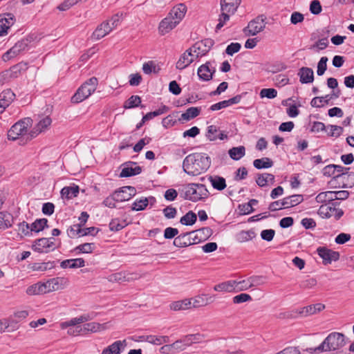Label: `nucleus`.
<instances>
[{
	"label": "nucleus",
	"instance_id": "obj_1",
	"mask_svg": "<svg viewBox=\"0 0 354 354\" xmlns=\"http://www.w3.org/2000/svg\"><path fill=\"white\" fill-rule=\"evenodd\" d=\"M211 165L210 157L205 153L189 154L183 160V171L190 176H198L205 172Z\"/></svg>",
	"mask_w": 354,
	"mask_h": 354
},
{
	"label": "nucleus",
	"instance_id": "obj_2",
	"mask_svg": "<svg viewBox=\"0 0 354 354\" xmlns=\"http://www.w3.org/2000/svg\"><path fill=\"white\" fill-rule=\"evenodd\" d=\"M68 282L66 277L52 278L46 282H38L30 286L26 289V293L28 295H35L62 290L68 285Z\"/></svg>",
	"mask_w": 354,
	"mask_h": 354
},
{
	"label": "nucleus",
	"instance_id": "obj_3",
	"mask_svg": "<svg viewBox=\"0 0 354 354\" xmlns=\"http://www.w3.org/2000/svg\"><path fill=\"white\" fill-rule=\"evenodd\" d=\"M178 191L182 198L193 202L205 199L209 194L205 185L200 183H189L183 185Z\"/></svg>",
	"mask_w": 354,
	"mask_h": 354
},
{
	"label": "nucleus",
	"instance_id": "obj_4",
	"mask_svg": "<svg viewBox=\"0 0 354 354\" xmlns=\"http://www.w3.org/2000/svg\"><path fill=\"white\" fill-rule=\"evenodd\" d=\"M98 80L92 77L85 82L71 97L73 103H79L88 97L97 88Z\"/></svg>",
	"mask_w": 354,
	"mask_h": 354
},
{
	"label": "nucleus",
	"instance_id": "obj_5",
	"mask_svg": "<svg viewBox=\"0 0 354 354\" xmlns=\"http://www.w3.org/2000/svg\"><path fill=\"white\" fill-rule=\"evenodd\" d=\"M325 352L333 351L342 348L346 340L344 335L337 332L330 333L322 342Z\"/></svg>",
	"mask_w": 354,
	"mask_h": 354
},
{
	"label": "nucleus",
	"instance_id": "obj_6",
	"mask_svg": "<svg viewBox=\"0 0 354 354\" xmlns=\"http://www.w3.org/2000/svg\"><path fill=\"white\" fill-rule=\"evenodd\" d=\"M32 124V120L30 118H26L16 122L8 131V138L12 140H17L19 136L24 135L26 133L28 128L31 127Z\"/></svg>",
	"mask_w": 354,
	"mask_h": 354
},
{
	"label": "nucleus",
	"instance_id": "obj_7",
	"mask_svg": "<svg viewBox=\"0 0 354 354\" xmlns=\"http://www.w3.org/2000/svg\"><path fill=\"white\" fill-rule=\"evenodd\" d=\"M266 17L259 15L250 21L243 31L245 36H254L264 30L266 25Z\"/></svg>",
	"mask_w": 354,
	"mask_h": 354
},
{
	"label": "nucleus",
	"instance_id": "obj_8",
	"mask_svg": "<svg viewBox=\"0 0 354 354\" xmlns=\"http://www.w3.org/2000/svg\"><path fill=\"white\" fill-rule=\"evenodd\" d=\"M214 41L213 39L207 38L198 41H196L189 48L194 54L195 58L198 59L205 55L214 46Z\"/></svg>",
	"mask_w": 354,
	"mask_h": 354
},
{
	"label": "nucleus",
	"instance_id": "obj_9",
	"mask_svg": "<svg viewBox=\"0 0 354 354\" xmlns=\"http://www.w3.org/2000/svg\"><path fill=\"white\" fill-rule=\"evenodd\" d=\"M338 205L337 202L331 203V205H322L318 211L319 215L323 218H330L334 216L336 220L339 219L343 215V211L340 209L336 208Z\"/></svg>",
	"mask_w": 354,
	"mask_h": 354
},
{
	"label": "nucleus",
	"instance_id": "obj_10",
	"mask_svg": "<svg viewBox=\"0 0 354 354\" xmlns=\"http://www.w3.org/2000/svg\"><path fill=\"white\" fill-rule=\"evenodd\" d=\"M29 43L30 41L28 39H23L17 42L14 46L3 55L2 58L3 61H8L11 58L17 56L21 52L28 49Z\"/></svg>",
	"mask_w": 354,
	"mask_h": 354
},
{
	"label": "nucleus",
	"instance_id": "obj_11",
	"mask_svg": "<svg viewBox=\"0 0 354 354\" xmlns=\"http://www.w3.org/2000/svg\"><path fill=\"white\" fill-rule=\"evenodd\" d=\"M108 323L100 324L97 322H89L83 326H77L76 332L86 334L88 333H97L104 330L107 328Z\"/></svg>",
	"mask_w": 354,
	"mask_h": 354
},
{
	"label": "nucleus",
	"instance_id": "obj_12",
	"mask_svg": "<svg viewBox=\"0 0 354 354\" xmlns=\"http://www.w3.org/2000/svg\"><path fill=\"white\" fill-rule=\"evenodd\" d=\"M317 252L319 256L323 259V263L325 265L329 264L333 261H337L339 258V253L338 252L324 247L318 248Z\"/></svg>",
	"mask_w": 354,
	"mask_h": 354
},
{
	"label": "nucleus",
	"instance_id": "obj_13",
	"mask_svg": "<svg viewBox=\"0 0 354 354\" xmlns=\"http://www.w3.org/2000/svg\"><path fill=\"white\" fill-rule=\"evenodd\" d=\"M20 66L17 64L10 67L8 70H5L0 73V85H3L17 78L20 74Z\"/></svg>",
	"mask_w": 354,
	"mask_h": 354
},
{
	"label": "nucleus",
	"instance_id": "obj_14",
	"mask_svg": "<svg viewBox=\"0 0 354 354\" xmlns=\"http://www.w3.org/2000/svg\"><path fill=\"white\" fill-rule=\"evenodd\" d=\"M15 21L12 13L0 14V37L8 34V30L14 24Z\"/></svg>",
	"mask_w": 354,
	"mask_h": 354
},
{
	"label": "nucleus",
	"instance_id": "obj_15",
	"mask_svg": "<svg viewBox=\"0 0 354 354\" xmlns=\"http://www.w3.org/2000/svg\"><path fill=\"white\" fill-rule=\"evenodd\" d=\"M53 238H41L37 239L32 245V249L39 253H47L49 249L54 245Z\"/></svg>",
	"mask_w": 354,
	"mask_h": 354
},
{
	"label": "nucleus",
	"instance_id": "obj_16",
	"mask_svg": "<svg viewBox=\"0 0 354 354\" xmlns=\"http://www.w3.org/2000/svg\"><path fill=\"white\" fill-rule=\"evenodd\" d=\"M142 172V167L136 166L135 162H128L125 163L124 168L122 169L120 177H130L138 175Z\"/></svg>",
	"mask_w": 354,
	"mask_h": 354
},
{
	"label": "nucleus",
	"instance_id": "obj_17",
	"mask_svg": "<svg viewBox=\"0 0 354 354\" xmlns=\"http://www.w3.org/2000/svg\"><path fill=\"white\" fill-rule=\"evenodd\" d=\"M194 57H195L194 54L190 48H188L183 55H181L176 62V68L179 70L185 68L194 62Z\"/></svg>",
	"mask_w": 354,
	"mask_h": 354
},
{
	"label": "nucleus",
	"instance_id": "obj_18",
	"mask_svg": "<svg viewBox=\"0 0 354 354\" xmlns=\"http://www.w3.org/2000/svg\"><path fill=\"white\" fill-rule=\"evenodd\" d=\"M94 317L95 313H92L91 314H84L78 317L73 318L70 321L62 322L60 326L62 329H65L66 328L75 326L77 324L91 320L94 318Z\"/></svg>",
	"mask_w": 354,
	"mask_h": 354
},
{
	"label": "nucleus",
	"instance_id": "obj_19",
	"mask_svg": "<svg viewBox=\"0 0 354 354\" xmlns=\"http://www.w3.org/2000/svg\"><path fill=\"white\" fill-rule=\"evenodd\" d=\"M94 317L95 313H92L91 314H84L78 317L73 318L70 321L62 322L60 326L62 329H65L66 328L75 326L77 324L91 320L94 318Z\"/></svg>",
	"mask_w": 354,
	"mask_h": 354
},
{
	"label": "nucleus",
	"instance_id": "obj_20",
	"mask_svg": "<svg viewBox=\"0 0 354 354\" xmlns=\"http://www.w3.org/2000/svg\"><path fill=\"white\" fill-rule=\"evenodd\" d=\"M94 317L95 313H92L91 314H84L78 317L73 318L70 321L62 322L60 326L62 329H65L66 328L75 326L77 324L91 320L94 318Z\"/></svg>",
	"mask_w": 354,
	"mask_h": 354
},
{
	"label": "nucleus",
	"instance_id": "obj_21",
	"mask_svg": "<svg viewBox=\"0 0 354 354\" xmlns=\"http://www.w3.org/2000/svg\"><path fill=\"white\" fill-rule=\"evenodd\" d=\"M187 12V7L185 4L180 3L174 6L168 14L170 18H173L174 21L179 24L184 18Z\"/></svg>",
	"mask_w": 354,
	"mask_h": 354
},
{
	"label": "nucleus",
	"instance_id": "obj_22",
	"mask_svg": "<svg viewBox=\"0 0 354 354\" xmlns=\"http://www.w3.org/2000/svg\"><path fill=\"white\" fill-rule=\"evenodd\" d=\"M173 19V18H170L167 15L160 21L158 26V31L161 35H165V34L169 32L178 24Z\"/></svg>",
	"mask_w": 354,
	"mask_h": 354
},
{
	"label": "nucleus",
	"instance_id": "obj_23",
	"mask_svg": "<svg viewBox=\"0 0 354 354\" xmlns=\"http://www.w3.org/2000/svg\"><path fill=\"white\" fill-rule=\"evenodd\" d=\"M297 75L301 84H310L314 80V72L310 68L301 67L299 68Z\"/></svg>",
	"mask_w": 354,
	"mask_h": 354
},
{
	"label": "nucleus",
	"instance_id": "obj_24",
	"mask_svg": "<svg viewBox=\"0 0 354 354\" xmlns=\"http://www.w3.org/2000/svg\"><path fill=\"white\" fill-rule=\"evenodd\" d=\"M195 232L183 233L177 236L173 242L174 245L178 248H185L192 245L191 243V235Z\"/></svg>",
	"mask_w": 354,
	"mask_h": 354
},
{
	"label": "nucleus",
	"instance_id": "obj_25",
	"mask_svg": "<svg viewBox=\"0 0 354 354\" xmlns=\"http://www.w3.org/2000/svg\"><path fill=\"white\" fill-rule=\"evenodd\" d=\"M191 300L192 303V307L194 308L205 306L214 301L213 297L206 294L198 295L191 299Z\"/></svg>",
	"mask_w": 354,
	"mask_h": 354
},
{
	"label": "nucleus",
	"instance_id": "obj_26",
	"mask_svg": "<svg viewBox=\"0 0 354 354\" xmlns=\"http://www.w3.org/2000/svg\"><path fill=\"white\" fill-rule=\"evenodd\" d=\"M241 2V0H221V11L234 14Z\"/></svg>",
	"mask_w": 354,
	"mask_h": 354
},
{
	"label": "nucleus",
	"instance_id": "obj_27",
	"mask_svg": "<svg viewBox=\"0 0 354 354\" xmlns=\"http://www.w3.org/2000/svg\"><path fill=\"white\" fill-rule=\"evenodd\" d=\"M325 308V305L321 303H317L313 305H309L302 308L299 313L303 316H308L311 315H314L317 313H319L323 310Z\"/></svg>",
	"mask_w": 354,
	"mask_h": 354
},
{
	"label": "nucleus",
	"instance_id": "obj_28",
	"mask_svg": "<svg viewBox=\"0 0 354 354\" xmlns=\"http://www.w3.org/2000/svg\"><path fill=\"white\" fill-rule=\"evenodd\" d=\"M209 65L210 62H207L198 68L197 74L201 80L207 82L212 79V73H210Z\"/></svg>",
	"mask_w": 354,
	"mask_h": 354
},
{
	"label": "nucleus",
	"instance_id": "obj_29",
	"mask_svg": "<svg viewBox=\"0 0 354 354\" xmlns=\"http://www.w3.org/2000/svg\"><path fill=\"white\" fill-rule=\"evenodd\" d=\"M139 339L140 341H145L154 345H161L169 342L168 336L142 335Z\"/></svg>",
	"mask_w": 354,
	"mask_h": 354
},
{
	"label": "nucleus",
	"instance_id": "obj_30",
	"mask_svg": "<svg viewBox=\"0 0 354 354\" xmlns=\"http://www.w3.org/2000/svg\"><path fill=\"white\" fill-rule=\"evenodd\" d=\"M111 31L110 24L109 21H105L101 24L96 30L93 32L92 37L95 39H100L104 37Z\"/></svg>",
	"mask_w": 354,
	"mask_h": 354
},
{
	"label": "nucleus",
	"instance_id": "obj_31",
	"mask_svg": "<svg viewBox=\"0 0 354 354\" xmlns=\"http://www.w3.org/2000/svg\"><path fill=\"white\" fill-rule=\"evenodd\" d=\"M304 201V197L301 194H295L284 198L281 200V206L284 208L295 206Z\"/></svg>",
	"mask_w": 354,
	"mask_h": 354
},
{
	"label": "nucleus",
	"instance_id": "obj_32",
	"mask_svg": "<svg viewBox=\"0 0 354 354\" xmlns=\"http://www.w3.org/2000/svg\"><path fill=\"white\" fill-rule=\"evenodd\" d=\"M126 345V340L116 341L104 348L101 354H119L120 353L121 347L124 348Z\"/></svg>",
	"mask_w": 354,
	"mask_h": 354
},
{
	"label": "nucleus",
	"instance_id": "obj_33",
	"mask_svg": "<svg viewBox=\"0 0 354 354\" xmlns=\"http://www.w3.org/2000/svg\"><path fill=\"white\" fill-rule=\"evenodd\" d=\"M60 266L62 268H78L85 266V261L82 258L66 259L61 262Z\"/></svg>",
	"mask_w": 354,
	"mask_h": 354
},
{
	"label": "nucleus",
	"instance_id": "obj_34",
	"mask_svg": "<svg viewBox=\"0 0 354 354\" xmlns=\"http://www.w3.org/2000/svg\"><path fill=\"white\" fill-rule=\"evenodd\" d=\"M15 97V93L10 89L4 90L0 93V104L6 109L14 100Z\"/></svg>",
	"mask_w": 354,
	"mask_h": 354
},
{
	"label": "nucleus",
	"instance_id": "obj_35",
	"mask_svg": "<svg viewBox=\"0 0 354 354\" xmlns=\"http://www.w3.org/2000/svg\"><path fill=\"white\" fill-rule=\"evenodd\" d=\"M14 218L6 212H0V230H6L12 227Z\"/></svg>",
	"mask_w": 354,
	"mask_h": 354
},
{
	"label": "nucleus",
	"instance_id": "obj_36",
	"mask_svg": "<svg viewBox=\"0 0 354 354\" xmlns=\"http://www.w3.org/2000/svg\"><path fill=\"white\" fill-rule=\"evenodd\" d=\"M235 280H230L220 283L214 287L215 291L220 292H235Z\"/></svg>",
	"mask_w": 354,
	"mask_h": 354
},
{
	"label": "nucleus",
	"instance_id": "obj_37",
	"mask_svg": "<svg viewBox=\"0 0 354 354\" xmlns=\"http://www.w3.org/2000/svg\"><path fill=\"white\" fill-rule=\"evenodd\" d=\"M269 182L272 184L274 183V176L273 174L268 173L257 174L256 183L259 187H265Z\"/></svg>",
	"mask_w": 354,
	"mask_h": 354
},
{
	"label": "nucleus",
	"instance_id": "obj_38",
	"mask_svg": "<svg viewBox=\"0 0 354 354\" xmlns=\"http://www.w3.org/2000/svg\"><path fill=\"white\" fill-rule=\"evenodd\" d=\"M201 113V108L189 107L186 111L181 114L180 120L189 121L197 117Z\"/></svg>",
	"mask_w": 354,
	"mask_h": 354
},
{
	"label": "nucleus",
	"instance_id": "obj_39",
	"mask_svg": "<svg viewBox=\"0 0 354 354\" xmlns=\"http://www.w3.org/2000/svg\"><path fill=\"white\" fill-rule=\"evenodd\" d=\"M209 180L212 187L218 191H222L226 187L225 179L223 177L218 176H209Z\"/></svg>",
	"mask_w": 354,
	"mask_h": 354
},
{
	"label": "nucleus",
	"instance_id": "obj_40",
	"mask_svg": "<svg viewBox=\"0 0 354 354\" xmlns=\"http://www.w3.org/2000/svg\"><path fill=\"white\" fill-rule=\"evenodd\" d=\"M230 157L234 160H239L245 154V148L244 146L232 147L228 151Z\"/></svg>",
	"mask_w": 354,
	"mask_h": 354
},
{
	"label": "nucleus",
	"instance_id": "obj_41",
	"mask_svg": "<svg viewBox=\"0 0 354 354\" xmlns=\"http://www.w3.org/2000/svg\"><path fill=\"white\" fill-rule=\"evenodd\" d=\"M48 220L46 218H39L36 219L31 225H30V231L35 232H39L42 231L45 228H48Z\"/></svg>",
	"mask_w": 354,
	"mask_h": 354
},
{
	"label": "nucleus",
	"instance_id": "obj_42",
	"mask_svg": "<svg viewBox=\"0 0 354 354\" xmlns=\"http://www.w3.org/2000/svg\"><path fill=\"white\" fill-rule=\"evenodd\" d=\"M253 165L257 169H267L273 165V161L269 158H262L254 160Z\"/></svg>",
	"mask_w": 354,
	"mask_h": 354
},
{
	"label": "nucleus",
	"instance_id": "obj_43",
	"mask_svg": "<svg viewBox=\"0 0 354 354\" xmlns=\"http://www.w3.org/2000/svg\"><path fill=\"white\" fill-rule=\"evenodd\" d=\"M332 99V96L330 95H326L324 97H315L312 99L310 102V105L313 107H322L325 104H328L329 101Z\"/></svg>",
	"mask_w": 354,
	"mask_h": 354
},
{
	"label": "nucleus",
	"instance_id": "obj_44",
	"mask_svg": "<svg viewBox=\"0 0 354 354\" xmlns=\"http://www.w3.org/2000/svg\"><path fill=\"white\" fill-rule=\"evenodd\" d=\"M334 194H333V192L332 191H328V192H322V193H319L317 196H316V201L317 203H327V202H329V203H333L335 202V200H334Z\"/></svg>",
	"mask_w": 354,
	"mask_h": 354
},
{
	"label": "nucleus",
	"instance_id": "obj_45",
	"mask_svg": "<svg viewBox=\"0 0 354 354\" xmlns=\"http://www.w3.org/2000/svg\"><path fill=\"white\" fill-rule=\"evenodd\" d=\"M124 198H121L120 194H113L112 196L106 198L103 201V205L110 208L115 207V202H122Z\"/></svg>",
	"mask_w": 354,
	"mask_h": 354
},
{
	"label": "nucleus",
	"instance_id": "obj_46",
	"mask_svg": "<svg viewBox=\"0 0 354 354\" xmlns=\"http://www.w3.org/2000/svg\"><path fill=\"white\" fill-rule=\"evenodd\" d=\"M79 193V187H64L61 190V194L62 197H65L68 199L75 197Z\"/></svg>",
	"mask_w": 354,
	"mask_h": 354
},
{
	"label": "nucleus",
	"instance_id": "obj_47",
	"mask_svg": "<svg viewBox=\"0 0 354 354\" xmlns=\"http://www.w3.org/2000/svg\"><path fill=\"white\" fill-rule=\"evenodd\" d=\"M196 214L192 211H189L181 217L180 222L185 225H192L196 221Z\"/></svg>",
	"mask_w": 354,
	"mask_h": 354
},
{
	"label": "nucleus",
	"instance_id": "obj_48",
	"mask_svg": "<svg viewBox=\"0 0 354 354\" xmlns=\"http://www.w3.org/2000/svg\"><path fill=\"white\" fill-rule=\"evenodd\" d=\"M160 68L157 66L153 61H149L144 63L142 66V71L145 74L158 73Z\"/></svg>",
	"mask_w": 354,
	"mask_h": 354
},
{
	"label": "nucleus",
	"instance_id": "obj_49",
	"mask_svg": "<svg viewBox=\"0 0 354 354\" xmlns=\"http://www.w3.org/2000/svg\"><path fill=\"white\" fill-rule=\"evenodd\" d=\"M52 123V120L49 116H45L41 119L35 125L39 132L46 131Z\"/></svg>",
	"mask_w": 354,
	"mask_h": 354
},
{
	"label": "nucleus",
	"instance_id": "obj_50",
	"mask_svg": "<svg viewBox=\"0 0 354 354\" xmlns=\"http://www.w3.org/2000/svg\"><path fill=\"white\" fill-rule=\"evenodd\" d=\"M169 109L168 106H167L165 105H162L158 109H157L154 111L147 113L145 115L143 116L144 119H145V120L148 121L149 120H151L154 117H156V116H158L160 115L167 113L169 111Z\"/></svg>",
	"mask_w": 354,
	"mask_h": 354
},
{
	"label": "nucleus",
	"instance_id": "obj_51",
	"mask_svg": "<svg viewBox=\"0 0 354 354\" xmlns=\"http://www.w3.org/2000/svg\"><path fill=\"white\" fill-rule=\"evenodd\" d=\"M141 103V98L138 95L131 96L124 104V109L138 107Z\"/></svg>",
	"mask_w": 354,
	"mask_h": 354
},
{
	"label": "nucleus",
	"instance_id": "obj_52",
	"mask_svg": "<svg viewBox=\"0 0 354 354\" xmlns=\"http://www.w3.org/2000/svg\"><path fill=\"white\" fill-rule=\"evenodd\" d=\"M95 248V243H86L80 244L78 246H77L75 248V250L77 251L78 253L89 254V253H92Z\"/></svg>",
	"mask_w": 354,
	"mask_h": 354
},
{
	"label": "nucleus",
	"instance_id": "obj_53",
	"mask_svg": "<svg viewBox=\"0 0 354 354\" xmlns=\"http://www.w3.org/2000/svg\"><path fill=\"white\" fill-rule=\"evenodd\" d=\"M17 230L18 231V234L21 236H30L31 234L32 231H30V225H29L27 222H21L17 225Z\"/></svg>",
	"mask_w": 354,
	"mask_h": 354
},
{
	"label": "nucleus",
	"instance_id": "obj_54",
	"mask_svg": "<svg viewBox=\"0 0 354 354\" xmlns=\"http://www.w3.org/2000/svg\"><path fill=\"white\" fill-rule=\"evenodd\" d=\"M233 15L234 14H231L225 11H221V13L218 17V23L216 26V30L218 31L222 27H223L225 25L226 22L230 20V16Z\"/></svg>",
	"mask_w": 354,
	"mask_h": 354
},
{
	"label": "nucleus",
	"instance_id": "obj_55",
	"mask_svg": "<svg viewBox=\"0 0 354 354\" xmlns=\"http://www.w3.org/2000/svg\"><path fill=\"white\" fill-rule=\"evenodd\" d=\"M149 204V200L147 198H142L139 200H136L133 203L132 210L141 211L146 208Z\"/></svg>",
	"mask_w": 354,
	"mask_h": 354
},
{
	"label": "nucleus",
	"instance_id": "obj_56",
	"mask_svg": "<svg viewBox=\"0 0 354 354\" xmlns=\"http://www.w3.org/2000/svg\"><path fill=\"white\" fill-rule=\"evenodd\" d=\"M256 234L254 230L241 231L239 232L238 237L241 242L248 241L255 237Z\"/></svg>",
	"mask_w": 354,
	"mask_h": 354
},
{
	"label": "nucleus",
	"instance_id": "obj_57",
	"mask_svg": "<svg viewBox=\"0 0 354 354\" xmlns=\"http://www.w3.org/2000/svg\"><path fill=\"white\" fill-rule=\"evenodd\" d=\"M235 292L247 290L250 288L248 278L242 281L235 280Z\"/></svg>",
	"mask_w": 354,
	"mask_h": 354
},
{
	"label": "nucleus",
	"instance_id": "obj_58",
	"mask_svg": "<svg viewBox=\"0 0 354 354\" xmlns=\"http://www.w3.org/2000/svg\"><path fill=\"white\" fill-rule=\"evenodd\" d=\"M126 225H127V223L125 221H123L122 223L119 221L118 219L115 218L112 219L109 223V229L111 231H119L123 229Z\"/></svg>",
	"mask_w": 354,
	"mask_h": 354
},
{
	"label": "nucleus",
	"instance_id": "obj_59",
	"mask_svg": "<svg viewBox=\"0 0 354 354\" xmlns=\"http://www.w3.org/2000/svg\"><path fill=\"white\" fill-rule=\"evenodd\" d=\"M252 298L250 295L246 293H241L240 295L234 296L232 299V301L234 304H238L252 301Z\"/></svg>",
	"mask_w": 354,
	"mask_h": 354
},
{
	"label": "nucleus",
	"instance_id": "obj_60",
	"mask_svg": "<svg viewBox=\"0 0 354 354\" xmlns=\"http://www.w3.org/2000/svg\"><path fill=\"white\" fill-rule=\"evenodd\" d=\"M277 95V91L274 88H263L260 91L261 97H267L268 99H273Z\"/></svg>",
	"mask_w": 354,
	"mask_h": 354
},
{
	"label": "nucleus",
	"instance_id": "obj_61",
	"mask_svg": "<svg viewBox=\"0 0 354 354\" xmlns=\"http://www.w3.org/2000/svg\"><path fill=\"white\" fill-rule=\"evenodd\" d=\"M328 58L326 57H322L317 64V73L319 76L324 75V72L327 68Z\"/></svg>",
	"mask_w": 354,
	"mask_h": 354
},
{
	"label": "nucleus",
	"instance_id": "obj_62",
	"mask_svg": "<svg viewBox=\"0 0 354 354\" xmlns=\"http://www.w3.org/2000/svg\"><path fill=\"white\" fill-rule=\"evenodd\" d=\"M273 80L277 86H283L288 84L289 79L283 74H279L276 75Z\"/></svg>",
	"mask_w": 354,
	"mask_h": 354
},
{
	"label": "nucleus",
	"instance_id": "obj_63",
	"mask_svg": "<svg viewBox=\"0 0 354 354\" xmlns=\"http://www.w3.org/2000/svg\"><path fill=\"white\" fill-rule=\"evenodd\" d=\"M326 128L330 129V131L328 133V135L331 137H338L343 131V128L339 126L328 125Z\"/></svg>",
	"mask_w": 354,
	"mask_h": 354
},
{
	"label": "nucleus",
	"instance_id": "obj_64",
	"mask_svg": "<svg viewBox=\"0 0 354 354\" xmlns=\"http://www.w3.org/2000/svg\"><path fill=\"white\" fill-rule=\"evenodd\" d=\"M241 48V46L239 43H231L228 45L225 49V53L228 55H233L234 53L239 52Z\"/></svg>",
	"mask_w": 354,
	"mask_h": 354
}]
</instances>
